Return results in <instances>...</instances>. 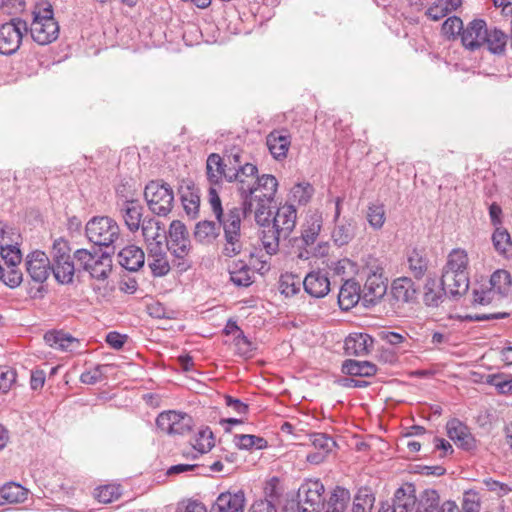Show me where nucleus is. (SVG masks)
<instances>
[{"mask_svg": "<svg viewBox=\"0 0 512 512\" xmlns=\"http://www.w3.org/2000/svg\"><path fill=\"white\" fill-rule=\"evenodd\" d=\"M468 255L462 249H453L443 267L441 283L436 279L426 280L423 288V302L428 307H438L445 294L451 296L463 295L469 288Z\"/></svg>", "mask_w": 512, "mask_h": 512, "instance_id": "f257e3e1", "label": "nucleus"}, {"mask_svg": "<svg viewBox=\"0 0 512 512\" xmlns=\"http://www.w3.org/2000/svg\"><path fill=\"white\" fill-rule=\"evenodd\" d=\"M278 182L273 175L252 176L250 180H241L239 192L242 199L243 213L246 216L254 210L257 222L262 220L269 203L277 191Z\"/></svg>", "mask_w": 512, "mask_h": 512, "instance_id": "f03ea898", "label": "nucleus"}, {"mask_svg": "<svg viewBox=\"0 0 512 512\" xmlns=\"http://www.w3.org/2000/svg\"><path fill=\"white\" fill-rule=\"evenodd\" d=\"M242 215H244L243 209L233 207L228 210L225 218L220 223L224 231L222 254L226 257L232 258L244 251V242L241 234Z\"/></svg>", "mask_w": 512, "mask_h": 512, "instance_id": "7ed1b4c3", "label": "nucleus"}, {"mask_svg": "<svg viewBox=\"0 0 512 512\" xmlns=\"http://www.w3.org/2000/svg\"><path fill=\"white\" fill-rule=\"evenodd\" d=\"M85 233L93 244L109 247L119 238L120 228L111 217L96 216L87 222Z\"/></svg>", "mask_w": 512, "mask_h": 512, "instance_id": "20e7f679", "label": "nucleus"}, {"mask_svg": "<svg viewBox=\"0 0 512 512\" xmlns=\"http://www.w3.org/2000/svg\"><path fill=\"white\" fill-rule=\"evenodd\" d=\"M33 15V21L28 28L32 39L40 45L55 41L59 35V25L53 17L52 7L49 5L39 9Z\"/></svg>", "mask_w": 512, "mask_h": 512, "instance_id": "39448f33", "label": "nucleus"}, {"mask_svg": "<svg viewBox=\"0 0 512 512\" xmlns=\"http://www.w3.org/2000/svg\"><path fill=\"white\" fill-rule=\"evenodd\" d=\"M144 198L149 210L157 216L165 217L173 208L174 193L167 183L150 181L145 186Z\"/></svg>", "mask_w": 512, "mask_h": 512, "instance_id": "423d86ee", "label": "nucleus"}, {"mask_svg": "<svg viewBox=\"0 0 512 512\" xmlns=\"http://www.w3.org/2000/svg\"><path fill=\"white\" fill-rule=\"evenodd\" d=\"M73 258L79 267L88 272L96 280L103 281L112 271V258L107 253L93 254L87 249H78Z\"/></svg>", "mask_w": 512, "mask_h": 512, "instance_id": "0eeeda50", "label": "nucleus"}, {"mask_svg": "<svg viewBox=\"0 0 512 512\" xmlns=\"http://www.w3.org/2000/svg\"><path fill=\"white\" fill-rule=\"evenodd\" d=\"M367 279L361 290L365 307L377 304L387 292V278L383 276L384 268L380 264H367Z\"/></svg>", "mask_w": 512, "mask_h": 512, "instance_id": "6e6552de", "label": "nucleus"}, {"mask_svg": "<svg viewBox=\"0 0 512 512\" xmlns=\"http://www.w3.org/2000/svg\"><path fill=\"white\" fill-rule=\"evenodd\" d=\"M324 485L319 480H307L297 493L298 512H321L324 509Z\"/></svg>", "mask_w": 512, "mask_h": 512, "instance_id": "1a4fd4ad", "label": "nucleus"}, {"mask_svg": "<svg viewBox=\"0 0 512 512\" xmlns=\"http://www.w3.org/2000/svg\"><path fill=\"white\" fill-rule=\"evenodd\" d=\"M28 31L27 23L20 18H13L0 26V53L12 55L22 43L23 35Z\"/></svg>", "mask_w": 512, "mask_h": 512, "instance_id": "9d476101", "label": "nucleus"}, {"mask_svg": "<svg viewBox=\"0 0 512 512\" xmlns=\"http://www.w3.org/2000/svg\"><path fill=\"white\" fill-rule=\"evenodd\" d=\"M157 427L169 435H186L193 427V419L190 415L176 411H166L158 415Z\"/></svg>", "mask_w": 512, "mask_h": 512, "instance_id": "9b49d317", "label": "nucleus"}, {"mask_svg": "<svg viewBox=\"0 0 512 512\" xmlns=\"http://www.w3.org/2000/svg\"><path fill=\"white\" fill-rule=\"evenodd\" d=\"M27 274L36 283L45 282L51 273V262L40 250L29 253L25 260Z\"/></svg>", "mask_w": 512, "mask_h": 512, "instance_id": "f8f14e48", "label": "nucleus"}, {"mask_svg": "<svg viewBox=\"0 0 512 512\" xmlns=\"http://www.w3.org/2000/svg\"><path fill=\"white\" fill-rule=\"evenodd\" d=\"M234 171V168H228V164L219 154L212 153L208 156L206 174L211 185L219 184L222 178L227 182H234L237 179V174Z\"/></svg>", "mask_w": 512, "mask_h": 512, "instance_id": "ddd939ff", "label": "nucleus"}, {"mask_svg": "<svg viewBox=\"0 0 512 512\" xmlns=\"http://www.w3.org/2000/svg\"><path fill=\"white\" fill-rule=\"evenodd\" d=\"M170 242L168 249L179 259H183L190 251V240L185 225L178 220L172 221L169 227Z\"/></svg>", "mask_w": 512, "mask_h": 512, "instance_id": "4468645a", "label": "nucleus"}, {"mask_svg": "<svg viewBox=\"0 0 512 512\" xmlns=\"http://www.w3.org/2000/svg\"><path fill=\"white\" fill-rule=\"evenodd\" d=\"M118 211L129 232L136 233L140 230V225L144 219V207L138 200H124L121 204H118Z\"/></svg>", "mask_w": 512, "mask_h": 512, "instance_id": "2eb2a0df", "label": "nucleus"}, {"mask_svg": "<svg viewBox=\"0 0 512 512\" xmlns=\"http://www.w3.org/2000/svg\"><path fill=\"white\" fill-rule=\"evenodd\" d=\"M487 36V25L482 19H474L468 23L461 33V41L465 48L475 51L484 44Z\"/></svg>", "mask_w": 512, "mask_h": 512, "instance_id": "dca6fc26", "label": "nucleus"}, {"mask_svg": "<svg viewBox=\"0 0 512 512\" xmlns=\"http://www.w3.org/2000/svg\"><path fill=\"white\" fill-rule=\"evenodd\" d=\"M391 295L398 303H414L418 298V287H416L411 278L406 276L399 277L391 284Z\"/></svg>", "mask_w": 512, "mask_h": 512, "instance_id": "f3484780", "label": "nucleus"}, {"mask_svg": "<svg viewBox=\"0 0 512 512\" xmlns=\"http://www.w3.org/2000/svg\"><path fill=\"white\" fill-rule=\"evenodd\" d=\"M148 266L154 277H164L170 270V263L162 245L152 242L148 246Z\"/></svg>", "mask_w": 512, "mask_h": 512, "instance_id": "a211bd4d", "label": "nucleus"}, {"mask_svg": "<svg viewBox=\"0 0 512 512\" xmlns=\"http://www.w3.org/2000/svg\"><path fill=\"white\" fill-rule=\"evenodd\" d=\"M305 291L315 298H322L330 291V281L326 272L312 271L303 280Z\"/></svg>", "mask_w": 512, "mask_h": 512, "instance_id": "6ab92c4d", "label": "nucleus"}, {"mask_svg": "<svg viewBox=\"0 0 512 512\" xmlns=\"http://www.w3.org/2000/svg\"><path fill=\"white\" fill-rule=\"evenodd\" d=\"M296 219L297 211L295 207L291 204H285L278 208L271 226L275 227L286 239L295 228Z\"/></svg>", "mask_w": 512, "mask_h": 512, "instance_id": "aec40b11", "label": "nucleus"}, {"mask_svg": "<svg viewBox=\"0 0 512 512\" xmlns=\"http://www.w3.org/2000/svg\"><path fill=\"white\" fill-rule=\"evenodd\" d=\"M390 512H419L416 507L415 488L412 484L396 490Z\"/></svg>", "mask_w": 512, "mask_h": 512, "instance_id": "412c9836", "label": "nucleus"}, {"mask_svg": "<svg viewBox=\"0 0 512 512\" xmlns=\"http://www.w3.org/2000/svg\"><path fill=\"white\" fill-rule=\"evenodd\" d=\"M245 495L242 490L221 493L213 506L214 512H243Z\"/></svg>", "mask_w": 512, "mask_h": 512, "instance_id": "4be33fe9", "label": "nucleus"}, {"mask_svg": "<svg viewBox=\"0 0 512 512\" xmlns=\"http://www.w3.org/2000/svg\"><path fill=\"white\" fill-rule=\"evenodd\" d=\"M447 434L460 447L471 450L475 447V439L468 427L458 419H451L447 423Z\"/></svg>", "mask_w": 512, "mask_h": 512, "instance_id": "5701e85b", "label": "nucleus"}, {"mask_svg": "<svg viewBox=\"0 0 512 512\" xmlns=\"http://www.w3.org/2000/svg\"><path fill=\"white\" fill-rule=\"evenodd\" d=\"M140 230L147 243V247L151 245L152 242L157 243V245H162L163 241L166 239L165 225L155 217H144L140 225Z\"/></svg>", "mask_w": 512, "mask_h": 512, "instance_id": "b1692460", "label": "nucleus"}, {"mask_svg": "<svg viewBox=\"0 0 512 512\" xmlns=\"http://www.w3.org/2000/svg\"><path fill=\"white\" fill-rule=\"evenodd\" d=\"M118 263L129 271H138L145 263L144 251L135 245L124 247L117 255Z\"/></svg>", "mask_w": 512, "mask_h": 512, "instance_id": "393cba45", "label": "nucleus"}, {"mask_svg": "<svg viewBox=\"0 0 512 512\" xmlns=\"http://www.w3.org/2000/svg\"><path fill=\"white\" fill-rule=\"evenodd\" d=\"M373 346V338L366 333H354L345 340V351L348 355L365 356Z\"/></svg>", "mask_w": 512, "mask_h": 512, "instance_id": "a878e982", "label": "nucleus"}, {"mask_svg": "<svg viewBox=\"0 0 512 512\" xmlns=\"http://www.w3.org/2000/svg\"><path fill=\"white\" fill-rule=\"evenodd\" d=\"M44 340L52 348L63 352H74L80 347V341L77 338L62 331L47 332Z\"/></svg>", "mask_w": 512, "mask_h": 512, "instance_id": "bb28decb", "label": "nucleus"}, {"mask_svg": "<svg viewBox=\"0 0 512 512\" xmlns=\"http://www.w3.org/2000/svg\"><path fill=\"white\" fill-rule=\"evenodd\" d=\"M266 144L272 156L279 160L287 156L291 141L285 131L275 130L267 136Z\"/></svg>", "mask_w": 512, "mask_h": 512, "instance_id": "cd10ccee", "label": "nucleus"}, {"mask_svg": "<svg viewBox=\"0 0 512 512\" xmlns=\"http://www.w3.org/2000/svg\"><path fill=\"white\" fill-rule=\"evenodd\" d=\"M0 257L7 265L18 266L22 260V254L18 247V242L6 239V231L0 228Z\"/></svg>", "mask_w": 512, "mask_h": 512, "instance_id": "c85d7f7f", "label": "nucleus"}, {"mask_svg": "<svg viewBox=\"0 0 512 512\" xmlns=\"http://www.w3.org/2000/svg\"><path fill=\"white\" fill-rule=\"evenodd\" d=\"M360 300L362 294L360 286L353 280H347L340 288L338 294V303L342 310H349Z\"/></svg>", "mask_w": 512, "mask_h": 512, "instance_id": "c756f323", "label": "nucleus"}, {"mask_svg": "<svg viewBox=\"0 0 512 512\" xmlns=\"http://www.w3.org/2000/svg\"><path fill=\"white\" fill-rule=\"evenodd\" d=\"M225 163L228 164V168H234L237 174V179L241 175H245L247 178H251L252 176H256L258 169L254 164L242 161V152L237 150L235 152H231L230 154L226 155Z\"/></svg>", "mask_w": 512, "mask_h": 512, "instance_id": "7c9ffc66", "label": "nucleus"}, {"mask_svg": "<svg viewBox=\"0 0 512 512\" xmlns=\"http://www.w3.org/2000/svg\"><path fill=\"white\" fill-rule=\"evenodd\" d=\"M344 373L351 376L370 377L377 371L376 365L368 361L346 360L342 365Z\"/></svg>", "mask_w": 512, "mask_h": 512, "instance_id": "2f4dec72", "label": "nucleus"}, {"mask_svg": "<svg viewBox=\"0 0 512 512\" xmlns=\"http://www.w3.org/2000/svg\"><path fill=\"white\" fill-rule=\"evenodd\" d=\"M349 501V491L341 487H336L331 493L326 505L324 504V512H344Z\"/></svg>", "mask_w": 512, "mask_h": 512, "instance_id": "473e14b6", "label": "nucleus"}, {"mask_svg": "<svg viewBox=\"0 0 512 512\" xmlns=\"http://www.w3.org/2000/svg\"><path fill=\"white\" fill-rule=\"evenodd\" d=\"M51 272L53 273L57 282L61 284H69L73 281L75 274V266L71 259L64 261H57L51 264Z\"/></svg>", "mask_w": 512, "mask_h": 512, "instance_id": "72a5a7b5", "label": "nucleus"}, {"mask_svg": "<svg viewBox=\"0 0 512 512\" xmlns=\"http://www.w3.org/2000/svg\"><path fill=\"white\" fill-rule=\"evenodd\" d=\"M229 273L231 281L237 286L247 287L252 283L251 269L242 260L233 262V264L229 266Z\"/></svg>", "mask_w": 512, "mask_h": 512, "instance_id": "f704fd0d", "label": "nucleus"}, {"mask_svg": "<svg viewBox=\"0 0 512 512\" xmlns=\"http://www.w3.org/2000/svg\"><path fill=\"white\" fill-rule=\"evenodd\" d=\"M180 193L185 213L192 219L197 218L200 209L199 192L188 186L185 190H181Z\"/></svg>", "mask_w": 512, "mask_h": 512, "instance_id": "c9c22d12", "label": "nucleus"}, {"mask_svg": "<svg viewBox=\"0 0 512 512\" xmlns=\"http://www.w3.org/2000/svg\"><path fill=\"white\" fill-rule=\"evenodd\" d=\"M416 507L419 512H439L441 504L438 492L434 489L424 490L419 499L416 498Z\"/></svg>", "mask_w": 512, "mask_h": 512, "instance_id": "e433bc0d", "label": "nucleus"}, {"mask_svg": "<svg viewBox=\"0 0 512 512\" xmlns=\"http://www.w3.org/2000/svg\"><path fill=\"white\" fill-rule=\"evenodd\" d=\"M219 235V226L213 221H201L195 226L194 237L200 243H211Z\"/></svg>", "mask_w": 512, "mask_h": 512, "instance_id": "4c0bfd02", "label": "nucleus"}, {"mask_svg": "<svg viewBox=\"0 0 512 512\" xmlns=\"http://www.w3.org/2000/svg\"><path fill=\"white\" fill-rule=\"evenodd\" d=\"M355 236V225L352 221H342L336 224L332 231V239L337 246L348 244Z\"/></svg>", "mask_w": 512, "mask_h": 512, "instance_id": "58836bf2", "label": "nucleus"}, {"mask_svg": "<svg viewBox=\"0 0 512 512\" xmlns=\"http://www.w3.org/2000/svg\"><path fill=\"white\" fill-rule=\"evenodd\" d=\"M281 239H284V236L271 225L266 226L262 231L261 242L269 255H275L278 252Z\"/></svg>", "mask_w": 512, "mask_h": 512, "instance_id": "ea45409f", "label": "nucleus"}, {"mask_svg": "<svg viewBox=\"0 0 512 512\" xmlns=\"http://www.w3.org/2000/svg\"><path fill=\"white\" fill-rule=\"evenodd\" d=\"M507 43V36L501 30L494 28L487 29V36L484 39V44L487 45L488 50L493 54H501L505 50Z\"/></svg>", "mask_w": 512, "mask_h": 512, "instance_id": "a19ab883", "label": "nucleus"}, {"mask_svg": "<svg viewBox=\"0 0 512 512\" xmlns=\"http://www.w3.org/2000/svg\"><path fill=\"white\" fill-rule=\"evenodd\" d=\"M408 268L410 273L413 275L416 279H421L428 268V261L427 259L422 255V253L416 249H413L408 254Z\"/></svg>", "mask_w": 512, "mask_h": 512, "instance_id": "79ce46f5", "label": "nucleus"}, {"mask_svg": "<svg viewBox=\"0 0 512 512\" xmlns=\"http://www.w3.org/2000/svg\"><path fill=\"white\" fill-rule=\"evenodd\" d=\"M489 285L497 291V295H506L512 285L510 273L502 269L495 271L490 277Z\"/></svg>", "mask_w": 512, "mask_h": 512, "instance_id": "37998d69", "label": "nucleus"}, {"mask_svg": "<svg viewBox=\"0 0 512 512\" xmlns=\"http://www.w3.org/2000/svg\"><path fill=\"white\" fill-rule=\"evenodd\" d=\"M0 496L8 503L24 502L27 498V490L19 484L8 483L0 489Z\"/></svg>", "mask_w": 512, "mask_h": 512, "instance_id": "c03bdc74", "label": "nucleus"}, {"mask_svg": "<svg viewBox=\"0 0 512 512\" xmlns=\"http://www.w3.org/2000/svg\"><path fill=\"white\" fill-rule=\"evenodd\" d=\"M366 219L373 229H381L386 221L384 205L381 203H371L367 208Z\"/></svg>", "mask_w": 512, "mask_h": 512, "instance_id": "a18cd8bd", "label": "nucleus"}, {"mask_svg": "<svg viewBox=\"0 0 512 512\" xmlns=\"http://www.w3.org/2000/svg\"><path fill=\"white\" fill-rule=\"evenodd\" d=\"M492 242L495 250L500 254H507L512 248L510 234L503 227H496L492 235Z\"/></svg>", "mask_w": 512, "mask_h": 512, "instance_id": "49530a36", "label": "nucleus"}, {"mask_svg": "<svg viewBox=\"0 0 512 512\" xmlns=\"http://www.w3.org/2000/svg\"><path fill=\"white\" fill-rule=\"evenodd\" d=\"M234 442L239 449L245 450L252 448L263 449L267 447V441L264 438L250 434L235 435Z\"/></svg>", "mask_w": 512, "mask_h": 512, "instance_id": "de8ad7c7", "label": "nucleus"}, {"mask_svg": "<svg viewBox=\"0 0 512 512\" xmlns=\"http://www.w3.org/2000/svg\"><path fill=\"white\" fill-rule=\"evenodd\" d=\"M313 192L314 189L309 183H298L291 189L290 199L300 205H305L310 200Z\"/></svg>", "mask_w": 512, "mask_h": 512, "instance_id": "09e8293b", "label": "nucleus"}, {"mask_svg": "<svg viewBox=\"0 0 512 512\" xmlns=\"http://www.w3.org/2000/svg\"><path fill=\"white\" fill-rule=\"evenodd\" d=\"M121 495L120 487L115 485H104L95 490V497L101 503H110Z\"/></svg>", "mask_w": 512, "mask_h": 512, "instance_id": "8fccbe9b", "label": "nucleus"}, {"mask_svg": "<svg viewBox=\"0 0 512 512\" xmlns=\"http://www.w3.org/2000/svg\"><path fill=\"white\" fill-rule=\"evenodd\" d=\"M52 263L57 261L69 260L70 247L68 242L63 238H58L54 241L51 249Z\"/></svg>", "mask_w": 512, "mask_h": 512, "instance_id": "3c124183", "label": "nucleus"}, {"mask_svg": "<svg viewBox=\"0 0 512 512\" xmlns=\"http://www.w3.org/2000/svg\"><path fill=\"white\" fill-rule=\"evenodd\" d=\"M312 445L320 452L329 453L335 447V441L326 434L315 433L310 436Z\"/></svg>", "mask_w": 512, "mask_h": 512, "instance_id": "603ef678", "label": "nucleus"}, {"mask_svg": "<svg viewBox=\"0 0 512 512\" xmlns=\"http://www.w3.org/2000/svg\"><path fill=\"white\" fill-rule=\"evenodd\" d=\"M375 498L367 492H360L354 498L352 512H371Z\"/></svg>", "mask_w": 512, "mask_h": 512, "instance_id": "864d4df0", "label": "nucleus"}, {"mask_svg": "<svg viewBox=\"0 0 512 512\" xmlns=\"http://www.w3.org/2000/svg\"><path fill=\"white\" fill-rule=\"evenodd\" d=\"M107 368V365H97L92 370L82 373L80 381L84 384L94 385L105 378L104 370Z\"/></svg>", "mask_w": 512, "mask_h": 512, "instance_id": "5fc2aeb1", "label": "nucleus"}, {"mask_svg": "<svg viewBox=\"0 0 512 512\" xmlns=\"http://www.w3.org/2000/svg\"><path fill=\"white\" fill-rule=\"evenodd\" d=\"M497 294V291L494 290L490 285L485 286L481 285L480 289L473 290V302L481 305L490 304Z\"/></svg>", "mask_w": 512, "mask_h": 512, "instance_id": "6e6d98bb", "label": "nucleus"}, {"mask_svg": "<svg viewBox=\"0 0 512 512\" xmlns=\"http://www.w3.org/2000/svg\"><path fill=\"white\" fill-rule=\"evenodd\" d=\"M213 435L209 428L199 431L193 447L200 453H206L213 447Z\"/></svg>", "mask_w": 512, "mask_h": 512, "instance_id": "4d7b16f0", "label": "nucleus"}, {"mask_svg": "<svg viewBox=\"0 0 512 512\" xmlns=\"http://www.w3.org/2000/svg\"><path fill=\"white\" fill-rule=\"evenodd\" d=\"M236 353L242 357L248 358L252 356L254 350L253 344L247 339L243 332H239L234 338Z\"/></svg>", "mask_w": 512, "mask_h": 512, "instance_id": "13d9d810", "label": "nucleus"}, {"mask_svg": "<svg viewBox=\"0 0 512 512\" xmlns=\"http://www.w3.org/2000/svg\"><path fill=\"white\" fill-rule=\"evenodd\" d=\"M208 196H209V203H210L211 209H212L216 219L218 220V222L221 223L223 221V219L225 218L226 214L223 213L221 199L218 195L217 190L215 189V187H213V185L209 188Z\"/></svg>", "mask_w": 512, "mask_h": 512, "instance_id": "bf43d9fd", "label": "nucleus"}, {"mask_svg": "<svg viewBox=\"0 0 512 512\" xmlns=\"http://www.w3.org/2000/svg\"><path fill=\"white\" fill-rule=\"evenodd\" d=\"M2 280L8 287L16 288L22 283L23 274L17 266H10L7 267L6 270L4 269V276Z\"/></svg>", "mask_w": 512, "mask_h": 512, "instance_id": "052dcab7", "label": "nucleus"}, {"mask_svg": "<svg viewBox=\"0 0 512 512\" xmlns=\"http://www.w3.org/2000/svg\"><path fill=\"white\" fill-rule=\"evenodd\" d=\"M463 31V22L459 17L453 16L445 20L442 25V33L451 37Z\"/></svg>", "mask_w": 512, "mask_h": 512, "instance_id": "680f3d73", "label": "nucleus"}, {"mask_svg": "<svg viewBox=\"0 0 512 512\" xmlns=\"http://www.w3.org/2000/svg\"><path fill=\"white\" fill-rule=\"evenodd\" d=\"M487 383L495 386L500 393L507 394L512 392V379H503L501 375H488Z\"/></svg>", "mask_w": 512, "mask_h": 512, "instance_id": "e2e57ef3", "label": "nucleus"}, {"mask_svg": "<svg viewBox=\"0 0 512 512\" xmlns=\"http://www.w3.org/2000/svg\"><path fill=\"white\" fill-rule=\"evenodd\" d=\"M16 373L8 367H0V391L6 393L15 383Z\"/></svg>", "mask_w": 512, "mask_h": 512, "instance_id": "0e129e2a", "label": "nucleus"}, {"mask_svg": "<svg viewBox=\"0 0 512 512\" xmlns=\"http://www.w3.org/2000/svg\"><path fill=\"white\" fill-rule=\"evenodd\" d=\"M321 229L319 221H313L307 228L302 232V240L306 245H311L315 242Z\"/></svg>", "mask_w": 512, "mask_h": 512, "instance_id": "69168bd1", "label": "nucleus"}, {"mask_svg": "<svg viewBox=\"0 0 512 512\" xmlns=\"http://www.w3.org/2000/svg\"><path fill=\"white\" fill-rule=\"evenodd\" d=\"M448 14L447 8H444L443 3L440 0H438V2L433 6L429 7L426 11V15L433 21H438Z\"/></svg>", "mask_w": 512, "mask_h": 512, "instance_id": "338daca9", "label": "nucleus"}, {"mask_svg": "<svg viewBox=\"0 0 512 512\" xmlns=\"http://www.w3.org/2000/svg\"><path fill=\"white\" fill-rule=\"evenodd\" d=\"M251 512H277V509L275 504L272 503V500L261 499L254 502L251 507Z\"/></svg>", "mask_w": 512, "mask_h": 512, "instance_id": "774afa93", "label": "nucleus"}]
</instances>
